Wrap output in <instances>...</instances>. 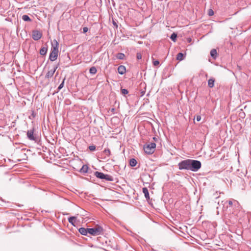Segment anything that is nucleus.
Masks as SVG:
<instances>
[{"label":"nucleus","mask_w":251,"mask_h":251,"mask_svg":"<svg viewBox=\"0 0 251 251\" xmlns=\"http://www.w3.org/2000/svg\"><path fill=\"white\" fill-rule=\"evenodd\" d=\"M58 52V43L56 40L53 41V43L52 44V48L51 49V52L50 54L49 59L50 61H53L57 58Z\"/></svg>","instance_id":"f257e3e1"},{"label":"nucleus","mask_w":251,"mask_h":251,"mask_svg":"<svg viewBox=\"0 0 251 251\" xmlns=\"http://www.w3.org/2000/svg\"><path fill=\"white\" fill-rule=\"evenodd\" d=\"M189 170L192 172L198 171L201 167V162L197 160L190 159Z\"/></svg>","instance_id":"f03ea898"},{"label":"nucleus","mask_w":251,"mask_h":251,"mask_svg":"<svg viewBox=\"0 0 251 251\" xmlns=\"http://www.w3.org/2000/svg\"><path fill=\"white\" fill-rule=\"evenodd\" d=\"M156 144L153 142H151L144 145V150L146 153L151 154L154 152Z\"/></svg>","instance_id":"7ed1b4c3"},{"label":"nucleus","mask_w":251,"mask_h":251,"mask_svg":"<svg viewBox=\"0 0 251 251\" xmlns=\"http://www.w3.org/2000/svg\"><path fill=\"white\" fill-rule=\"evenodd\" d=\"M190 159L181 161L178 164V167L180 170H189L190 168Z\"/></svg>","instance_id":"20e7f679"},{"label":"nucleus","mask_w":251,"mask_h":251,"mask_svg":"<svg viewBox=\"0 0 251 251\" xmlns=\"http://www.w3.org/2000/svg\"><path fill=\"white\" fill-rule=\"evenodd\" d=\"M95 176L101 179H105L108 181H112L113 180V177L112 176L98 171L95 172Z\"/></svg>","instance_id":"39448f33"},{"label":"nucleus","mask_w":251,"mask_h":251,"mask_svg":"<svg viewBox=\"0 0 251 251\" xmlns=\"http://www.w3.org/2000/svg\"><path fill=\"white\" fill-rule=\"evenodd\" d=\"M88 233L93 235L97 236L100 235L103 231V228L101 226H98L96 228H90L87 230Z\"/></svg>","instance_id":"423d86ee"},{"label":"nucleus","mask_w":251,"mask_h":251,"mask_svg":"<svg viewBox=\"0 0 251 251\" xmlns=\"http://www.w3.org/2000/svg\"><path fill=\"white\" fill-rule=\"evenodd\" d=\"M42 36V33L39 30H33L32 32V37L35 41L40 40Z\"/></svg>","instance_id":"0eeeda50"},{"label":"nucleus","mask_w":251,"mask_h":251,"mask_svg":"<svg viewBox=\"0 0 251 251\" xmlns=\"http://www.w3.org/2000/svg\"><path fill=\"white\" fill-rule=\"evenodd\" d=\"M57 68V65L53 66L52 68L47 72L45 77L48 79L51 78L53 76Z\"/></svg>","instance_id":"6e6552de"},{"label":"nucleus","mask_w":251,"mask_h":251,"mask_svg":"<svg viewBox=\"0 0 251 251\" xmlns=\"http://www.w3.org/2000/svg\"><path fill=\"white\" fill-rule=\"evenodd\" d=\"M111 154V152L109 149H105L102 153H101V155L102 156V158L106 159L107 157H109Z\"/></svg>","instance_id":"1a4fd4ad"},{"label":"nucleus","mask_w":251,"mask_h":251,"mask_svg":"<svg viewBox=\"0 0 251 251\" xmlns=\"http://www.w3.org/2000/svg\"><path fill=\"white\" fill-rule=\"evenodd\" d=\"M33 133H34V130L33 129H31V130H29L27 131V138L30 140H35V137L33 135Z\"/></svg>","instance_id":"9d476101"},{"label":"nucleus","mask_w":251,"mask_h":251,"mask_svg":"<svg viewBox=\"0 0 251 251\" xmlns=\"http://www.w3.org/2000/svg\"><path fill=\"white\" fill-rule=\"evenodd\" d=\"M118 72L120 75H123L126 72V68L124 66L120 65L118 68Z\"/></svg>","instance_id":"9b49d317"},{"label":"nucleus","mask_w":251,"mask_h":251,"mask_svg":"<svg viewBox=\"0 0 251 251\" xmlns=\"http://www.w3.org/2000/svg\"><path fill=\"white\" fill-rule=\"evenodd\" d=\"M143 193L144 194L145 197L146 198V199H150L149 193L147 188L144 187L143 188Z\"/></svg>","instance_id":"f8f14e48"},{"label":"nucleus","mask_w":251,"mask_h":251,"mask_svg":"<svg viewBox=\"0 0 251 251\" xmlns=\"http://www.w3.org/2000/svg\"><path fill=\"white\" fill-rule=\"evenodd\" d=\"M87 230H88V228H85L84 227H81L79 229V232L82 235H86L88 233Z\"/></svg>","instance_id":"ddd939ff"},{"label":"nucleus","mask_w":251,"mask_h":251,"mask_svg":"<svg viewBox=\"0 0 251 251\" xmlns=\"http://www.w3.org/2000/svg\"><path fill=\"white\" fill-rule=\"evenodd\" d=\"M210 55L213 59H216L217 57V52L216 49L211 50Z\"/></svg>","instance_id":"4468645a"},{"label":"nucleus","mask_w":251,"mask_h":251,"mask_svg":"<svg viewBox=\"0 0 251 251\" xmlns=\"http://www.w3.org/2000/svg\"><path fill=\"white\" fill-rule=\"evenodd\" d=\"M215 79L214 78H210L208 81V86L210 88H213L214 86Z\"/></svg>","instance_id":"2eb2a0df"},{"label":"nucleus","mask_w":251,"mask_h":251,"mask_svg":"<svg viewBox=\"0 0 251 251\" xmlns=\"http://www.w3.org/2000/svg\"><path fill=\"white\" fill-rule=\"evenodd\" d=\"M47 50H48L47 48L42 47V48H41V49L40 50V53L42 55H44L46 54V53L47 52Z\"/></svg>","instance_id":"dca6fc26"},{"label":"nucleus","mask_w":251,"mask_h":251,"mask_svg":"<svg viewBox=\"0 0 251 251\" xmlns=\"http://www.w3.org/2000/svg\"><path fill=\"white\" fill-rule=\"evenodd\" d=\"M137 164V161L134 158H132L131 159H130L129 160V165L131 166V167H134Z\"/></svg>","instance_id":"f3484780"},{"label":"nucleus","mask_w":251,"mask_h":251,"mask_svg":"<svg viewBox=\"0 0 251 251\" xmlns=\"http://www.w3.org/2000/svg\"><path fill=\"white\" fill-rule=\"evenodd\" d=\"M184 59V55L182 53L179 52L177 54L176 59L177 60L181 61Z\"/></svg>","instance_id":"a211bd4d"},{"label":"nucleus","mask_w":251,"mask_h":251,"mask_svg":"<svg viewBox=\"0 0 251 251\" xmlns=\"http://www.w3.org/2000/svg\"><path fill=\"white\" fill-rule=\"evenodd\" d=\"M75 217H71L68 218V221L70 224H71L73 225H74V223L75 222Z\"/></svg>","instance_id":"6ab92c4d"},{"label":"nucleus","mask_w":251,"mask_h":251,"mask_svg":"<svg viewBox=\"0 0 251 251\" xmlns=\"http://www.w3.org/2000/svg\"><path fill=\"white\" fill-rule=\"evenodd\" d=\"M97 69L95 67H92L89 70V72L91 74L95 75L97 73Z\"/></svg>","instance_id":"aec40b11"},{"label":"nucleus","mask_w":251,"mask_h":251,"mask_svg":"<svg viewBox=\"0 0 251 251\" xmlns=\"http://www.w3.org/2000/svg\"><path fill=\"white\" fill-rule=\"evenodd\" d=\"M88 167L87 165H83L80 169V172L82 173H87L88 172Z\"/></svg>","instance_id":"412c9836"},{"label":"nucleus","mask_w":251,"mask_h":251,"mask_svg":"<svg viewBox=\"0 0 251 251\" xmlns=\"http://www.w3.org/2000/svg\"><path fill=\"white\" fill-rule=\"evenodd\" d=\"M22 19L26 22H30L31 21V19L29 18V17L27 15H24L22 16Z\"/></svg>","instance_id":"4be33fe9"},{"label":"nucleus","mask_w":251,"mask_h":251,"mask_svg":"<svg viewBox=\"0 0 251 251\" xmlns=\"http://www.w3.org/2000/svg\"><path fill=\"white\" fill-rule=\"evenodd\" d=\"M116 57L118 59L122 60L124 59L125 55L123 53H117Z\"/></svg>","instance_id":"5701e85b"},{"label":"nucleus","mask_w":251,"mask_h":251,"mask_svg":"<svg viewBox=\"0 0 251 251\" xmlns=\"http://www.w3.org/2000/svg\"><path fill=\"white\" fill-rule=\"evenodd\" d=\"M65 78H64L61 82V83L59 85L57 88V92H59L63 87H64V84L65 81Z\"/></svg>","instance_id":"b1692460"},{"label":"nucleus","mask_w":251,"mask_h":251,"mask_svg":"<svg viewBox=\"0 0 251 251\" xmlns=\"http://www.w3.org/2000/svg\"><path fill=\"white\" fill-rule=\"evenodd\" d=\"M177 37V34L175 32L173 33L171 35L170 38L174 41L175 42Z\"/></svg>","instance_id":"393cba45"},{"label":"nucleus","mask_w":251,"mask_h":251,"mask_svg":"<svg viewBox=\"0 0 251 251\" xmlns=\"http://www.w3.org/2000/svg\"><path fill=\"white\" fill-rule=\"evenodd\" d=\"M121 92H122V94L125 95H126L128 94V91L126 89H122Z\"/></svg>","instance_id":"a878e982"},{"label":"nucleus","mask_w":251,"mask_h":251,"mask_svg":"<svg viewBox=\"0 0 251 251\" xmlns=\"http://www.w3.org/2000/svg\"><path fill=\"white\" fill-rule=\"evenodd\" d=\"M88 149L90 151H94L96 150V146L94 145H91L89 146Z\"/></svg>","instance_id":"bb28decb"},{"label":"nucleus","mask_w":251,"mask_h":251,"mask_svg":"<svg viewBox=\"0 0 251 251\" xmlns=\"http://www.w3.org/2000/svg\"><path fill=\"white\" fill-rule=\"evenodd\" d=\"M208 14L209 16H211L214 15V12L212 9H210L208 10Z\"/></svg>","instance_id":"cd10ccee"},{"label":"nucleus","mask_w":251,"mask_h":251,"mask_svg":"<svg viewBox=\"0 0 251 251\" xmlns=\"http://www.w3.org/2000/svg\"><path fill=\"white\" fill-rule=\"evenodd\" d=\"M142 58V54L140 53H137V59L140 60Z\"/></svg>","instance_id":"c85d7f7f"},{"label":"nucleus","mask_w":251,"mask_h":251,"mask_svg":"<svg viewBox=\"0 0 251 251\" xmlns=\"http://www.w3.org/2000/svg\"><path fill=\"white\" fill-rule=\"evenodd\" d=\"M159 64V62L158 60H154L153 61V64L154 66H157Z\"/></svg>","instance_id":"c756f323"},{"label":"nucleus","mask_w":251,"mask_h":251,"mask_svg":"<svg viewBox=\"0 0 251 251\" xmlns=\"http://www.w3.org/2000/svg\"><path fill=\"white\" fill-rule=\"evenodd\" d=\"M88 27H84L83 28V32L84 33H86V32L88 31Z\"/></svg>","instance_id":"7c9ffc66"},{"label":"nucleus","mask_w":251,"mask_h":251,"mask_svg":"<svg viewBox=\"0 0 251 251\" xmlns=\"http://www.w3.org/2000/svg\"><path fill=\"white\" fill-rule=\"evenodd\" d=\"M196 120L197 121H200L201 120V117L200 115H198L196 117Z\"/></svg>","instance_id":"2f4dec72"},{"label":"nucleus","mask_w":251,"mask_h":251,"mask_svg":"<svg viewBox=\"0 0 251 251\" xmlns=\"http://www.w3.org/2000/svg\"><path fill=\"white\" fill-rule=\"evenodd\" d=\"M229 204V205L230 206H232V204H233V202L232 201H227Z\"/></svg>","instance_id":"473e14b6"},{"label":"nucleus","mask_w":251,"mask_h":251,"mask_svg":"<svg viewBox=\"0 0 251 251\" xmlns=\"http://www.w3.org/2000/svg\"><path fill=\"white\" fill-rule=\"evenodd\" d=\"M113 25H114L115 26H116V27H117V26H118V25H117V24L116 23V22H115V21H113Z\"/></svg>","instance_id":"72a5a7b5"},{"label":"nucleus","mask_w":251,"mask_h":251,"mask_svg":"<svg viewBox=\"0 0 251 251\" xmlns=\"http://www.w3.org/2000/svg\"><path fill=\"white\" fill-rule=\"evenodd\" d=\"M153 139L155 141H156L157 140V138L154 137L153 138Z\"/></svg>","instance_id":"f704fd0d"},{"label":"nucleus","mask_w":251,"mask_h":251,"mask_svg":"<svg viewBox=\"0 0 251 251\" xmlns=\"http://www.w3.org/2000/svg\"><path fill=\"white\" fill-rule=\"evenodd\" d=\"M234 202H235V205H236V204H238V202L234 200Z\"/></svg>","instance_id":"c9c22d12"},{"label":"nucleus","mask_w":251,"mask_h":251,"mask_svg":"<svg viewBox=\"0 0 251 251\" xmlns=\"http://www.w3.org/2000/svg\"><path fill=\"white\" fill-rule=\"evenodd\" d=\"M115 111V108H113L111 109V111L114 112Z\"/></svg>","instance_id":"e433bc0d"}]
</instances>
